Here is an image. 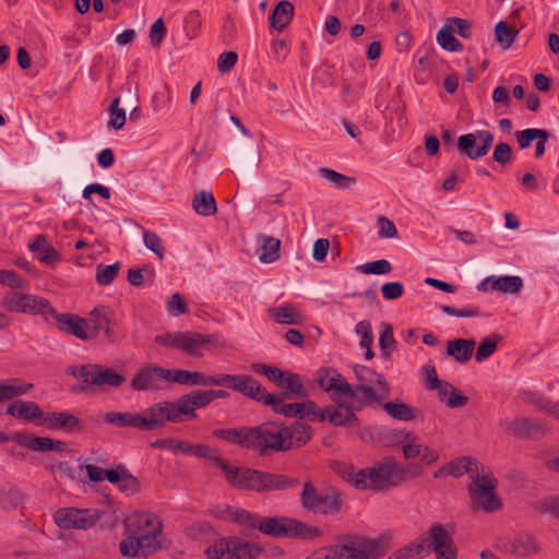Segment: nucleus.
I'll use <instances>...</instances> for the list:
<instances>
[{
    "label": "nucleus",
    "instance_id": "c9c22d12",
    "mask_svg": "<svg viewBox=\"0 0 559 559\" xmlns=\"http://www.w3.org/2000/svg\"><path fill=\"white\" fill-rule=\"evenodd\" d=\"M521 399L523 402L535 406L539 411L545 412L549 416L557 417L559 419V406L552 404L547 397L533 391H522Z\"/></svg>",
    "mask_w": 559,
    "mask_h": 559
},
{
    "label": "nucleus",
    "instance_id": "58836bf2",
    "mask_svg": "<svg viewBox=\"0 0 559 559\" xmlns=\"http://www.w3.org/2000/svg\"><path fill=\"white\" fill-rule=\"evenodd\" d=\"M539 551L540 546L531 534H520L512 543V552L516 557H527Z\"/></svg>",
    "mask_w": 559,
    "mask_h": 559
},
{
    "label": "nucleus",
    "instance_id": "13d9d810",
    "mask_svg": "<svg viewBox=\"0 0 559 559\" xmlns=\"http://www.w3.org/2000/svg\"><path fill=\"white\" fill-rule=\"evenodd\" d=\"M191 455L201 459H207L212 461L218 468L222 469V465L226 463L223 459H221L219 453L216 449H213L209 445L204 444H194L193 452Z\"/></svg>",
    "mask_w": 559,
    "mask_h": 559
},
{
    "label": "nucleus",
    "instance_id": "a18cd8bd",
    "mask_svg": "<svg viewBox=\"0 0 559 559\" xmlns=\"http://www.w3.org/2000/svg\"><path fill=\"white\" fill-rule=\"evenodd\" d=\"M453 33V27L445 24L437 34V43L447 51H462L463 45L454 37Z\"/></svg>",
    "mask_w": 559,
    "mask_h": 559
},
{
    "label": "nucleus",
    "instance_id": "9d476101",
    "mask_svg": "<svg viewBox=\"0 0 559 559\" xmlns=\"http://www.w3.org/2000/svg\"><path fill=\"white\" fill-rule=\"evenodd\" d=\"M424 548V556L433 552L437 559H456L457 549L449 531L442 524L432 525L417 538Z\"/></svg>",
    "mask_w": 559,
    "mask_h": 559
},
{
    "label": "nucleus",
    "instance_id": "2f4dec72",
    "mask_svg": "<svg viewBox=\"0 0 559 559\" xmlns=\"http://www.w3.org/2000/svg\"><path fill=\"white\" fill-rule=\"evenodd\" d=\"M287 535L286 537H299L302 539H313L323 534L322 530L318 526L310 525L306 522L298 521L293 518H287Z\"/></svg>",
    "mask_w": 559,
    "mask_h": 559
},
{
    "label": "nucleus",
    "instance_id": "cd10ccee",
    "mask_svg": "<svg viewBox=\"0 0 559 559\" xmlns=\"http://www.w3.org/2000/svg\"><path fill=\"white\" fill-rule=\"evenodd\" d=\"M258 251L260 252L259 260L262 263L269 264L277 261L281 257V240L264 234L257 235Z\"/></svg>",
    "mask_w": 559,
    "mask_h": 559
},
{
    "label": "nucleus",
    "instance_id": "c85d7f7f",
    "mask_svg": "<svg viewBox=\"0 0 559 559\" xmlns=\"http://www.w3.org/2000/svg\"><path fill=\"white\" fill-rule=\"evenodd\" d=\"M475 341L473 338H455L447 344V355L452 357L456 362L464 365L471 360Z\"/></svg>",
    "mask_w": 559,
    "mask_h": 559
},
{
    "label": "nucleus",
    "instance_id": "dca6fc26",
    "mask_svg": "<svg viewBox=\"0 0 559 559\" xmlns=\"http://www.w3.org/2000/svg\"><path fill=\"white\" fill-rule=\"evenodd\" d=\"M99 519L96 510L63 508L56 512L55 522L61 528L86 530L92 527Z\"/></svg>",
    "mask_w": 559,
    "mask_h": 559
},
{
    "label": "nucleus",
    "instance_id": "09e8293b",
    "mask_svg": "<svg viewBox=\"0 0 559 559\" xmlns=\"http://www.w3.org/2000/svg\"><path fill=\"white\" fill-rule=\"evenodd\" d=\"M515 138L520 148L524 150L527 148L537 138L548 140L549 133L544 129L530 128L522 131H516Z\"/></svg>",
    "mask_w": 559,
    "mask_h": 559
},
{
    "label": "nucleus",
    "instance_id": "20e7f679",
    "mask_svg": "<svg viewBox=\"0 0 559 559\" xmlns=\"http://www.w3.org/2000/svg\"><path fill=\"white\" fill-rule=\"evenodd\" d=\"M230 486L255 492L290 490L299 485V479L284 474L262 472L249 467H234L227 462L222 465Z\"/></svg>",
    "mask_w": 559,
    "mask_h": 559
},
{
    "label": "nucleus",
    "instance_id": "6e6d98bb",
    "mask_svg": "<svg viewBox=\"0 0 559 559\" xmlns=\"http://www.w3.org/2000/svg\"><path fill=\"white\" fill-rule=\"evenodd\" d=\"M251 369L255 373L265 376L270 381H273L277 385L283 384L285 374L284 371L277 367H272L262 362H254L251 365Z\"/></svg>",
    "mask_w": 559,
    "mask_h": 559
},
{
    "label": "nucleus",
    "instance_id": "6e6552de",
    "mask_svg": "<svg viewBox=\"0 0 559 559\" xmlns=\"http://www.w3.org/2000/svg\"><path fill=\"white\" fill-rule=\"evenodd\" d=\"M290 394L282 392L280 394H267L264 405L271 406L272 411L281 416L296 419H326L314 402L305 400L302 402L286 403Z\"/></svg>",
    "mask_w": 559,
    "mask_h": 559
},
{
    "label": "nucleus",
    "instance_id": "bb28decb",
    "mask_svg": "<svg viewBox=\"0 0 559 559\" xmlns=\"http://www.w3.org/2000/svg\"><path fill=\"white\" fill-rule=\"evenodd\" d=\"M449 468V475L455 478L468 474L469 478L479 472H485V465L479 463L473 456H461L452 460L447 464Z\"/></svg>",
    "mask_w": 559,
    "mask_h": 559
},
{
    "label": "nucleus",
    "instance_id": "423d86ee",
    "mask_svg": "<svg viewBox=\"0 0 559 559\" xmlns=\"http://www.w3.org/2000/svg\"><path fill=\"white\" fill-rule=\"evenodd\" d=\"M498 479L485 467L472 476L467 491L474 508L487 513L496 512L502 508V502L497 495Z\"/></svg>",
    "mask_w": 559,
    "mask_h": 559
},
{
    "label": "nucleus",
    "instance_id": "e433bc0d",
    "mask_svg": "<svg viewBox=\"0 0 559 559\" xmlns=\"http://www.w3.org/2000/svg\"><path fill=\"white\" fill-rule=\"evenodd\" d=\"M285 520H287V516H261L258 530L269 536L286 537L287 522Z\"/></svg>",
    "mask_w": 559,
    "mask_h": 559
},
{
    "label": "nucleus",
    "instance_id": "4d7b16f0",
    "mask_svg": "<svg viewBox=\"0 0 559 559\" xmlns=\"http://www.w3.org/2000/svg\"><path fill=\"white\" fill-rule=\"evenodd\" d=\"M120 99L115 98L109 107V121L108 128H112L115 130H120L123 128L126 123V111L122 108H119Z\"/></svg>",
    "mask_w": 559,
    "mask_h": 559
},
{
    "label": "nucleus",
    "instance_id": "473e14b6",
    "mask_svg": "<svg viewBox=\"0 0 559 559\" xmlns=\"http://www.w3.org/2000/svg\"><path fill=\"white\" fill-rule=\"evenodd\" d=\"M439 400L450 408L463 407L467 404L468 397L450 382H443L438 392Z\"/></svg>",
    "mask_w": 559,
    "mask_h": 559
},
{
    "label": "nucleus",
    "instance_id": "338daca9",
    "mask_svg": "<svg viewBox=\"0 0 559 559\" xmlns=\"http://www.w3.org/2000/svg\"><path fill=\"white\" fill-rule=\"evenodd\" d=\"M0 283L13 290L25 287V282L12 270H0Z\"/></svg>",
    "mask_w": 559,
    "mask_h": 559
},
{
    "label": "nucleus",
    "instance_id": "7c9ffc66",
    "mask_svg": "<svg viewBox=\"0 0 559 559\" xmlns=\"http://www.w3.org/2000/svg\"><path fill=\"white\" fill-rule=\"evenodd\" d=\"M235 391L263 404L269 394L254 378L246 374L237 376Z\"/></svg>",
    "mask_w": 559,
    "mask_h": 559
},
{
    "label": "nucleus",
    "instance_id": "39448f33",
    "mask_svg": "<svg viewBox=\"0 0 559 559\" xmlns=\"http://www.w3.org/2000/svg\"><path fill=\"white\" fill-rule=\"evenodd\" d=\"M388 550L382 538L362 535H341L336 543L325 550L324 559H380Z\"/></svg>",
    "mask_w": 559,
    "mask_h": 559
},
{
    "label": "nucleus",
    "instance_id": "a211bd4d",
    "mask_svg": "<svg viewBox=\"0 0 559 559\" xmlns=\"http://www.w3.org/2000/svg\"><path fill=\"white\" fill-rule=\"evenodd\" d=\"M5 415L20 419H76L66 413H49L44 417L40 407L33 401L15 400L5 409Z\"/></svg>",
    "mask_w": 559,
    "mask_h": 559
},
{
    "label": "nucleus",
    "instance_id": "c756f323",
    "mask_svg": "<svg viewBox=\"0 0 559 559\" xmlns=\"http://www.w3.org/2000/svg\"><path fill=\"white\" fill-rule=\"evenodd\" d=\"M267 314L278 324L298 325L305 320L302 313L292 304L270 308Z\"/></svg>",
    "mask_w": 559,
    "mask_h": 559
},
{
    "label": "nucleus",
    "instance_id": "0eeeda50",
    "mask_svg": "<svg viewBox=\"0 0 559 559\" xmlns=\"http://www.w3.org/2000/svg\"><path fill=\"white\" fill-rule=\"evenodd\" d=\"M336 426L346 427L348 436L366 443H379L384 447H395L412 441L411 432L396 429H382L377 426L361 427L359 421H333Z\"/></svg>",
    "mask_w": 559,
    "mask_h": 559
},
{
    "label": "nucleus",
    "instance_id": "aec40b11",
    "mask_svg": "<svg viewBox=\"0 0 559 559\" xmlns=\"http://www.w3.org/2000/svg\"><path fill=\"white\" fill-rule=\"evenodd\" d=\"M396 462L386 459L384 462L370 468V490L381 491L396 487Z\"/></svg>",
    "mask_w": 559,
    "mask_h": 559
},
{
    "label": "nucleus",
    "instance_id": "ddd939ff",
    "mask_svg": "<svg viewBox=\"0 0 559 559\" xmlns=\"http://www.w3.org/2000/svg\"><path fill=\"white\" fill-rule=\"evenodd\" d=\"M84 383L97 386L118 388L126 382V378L111 368H103L99 365H82L73 367L70 371Z\"/></svg>",
    "mask_w": 559,
    "mask_h": 559
},
{
    "label": "nucleus",
    "instance_id": "a878e982",
    "mask_svg": "<svg viewBox=\"0 0 559 559\" xmlns=\"http://www.w3.org/2000/svg\"><path fill=\"white\" fill-rule=\"evenodd\" d=\"M88 332L95 337L106 325L115 323V312L108 306L97 305L86 318Z\"/></svg>",
    "mask_w": 559,
    "mask_h": 559
},
{
    "label": "nucleus",
    "instance_id": "4be33fe9",
    "mask_svg": "<svg viewBox=\"0 0 559 559\" xmlns=\"http://www.w3.org/2000/svg\"><path fill=\"white\" fill-rule=\"evenodd\" d=\"M333 469L347 483L359 490H370V468L356 469L354 465L334 462Z\"/></svg>",
    "mask_w": 559,
    "mask_h": 559
},
{
    "label": "nucleus",
    "instance_id": "8fccbe9b",
    "mask_svg": "<svg viewBox=\"0 0 559 559\" xmlns=\"http://www.w3.org/2000/svg\"><path fill=\"white\" fill-rule=\"evenodd\" d=\"M284 374L285 377L281 386H285L289 393L295 394L297 397H307L309 395V390L302 384L299 374L289 371L284 372Z\"/></svg>",
    "mask_w": 559,
    "mask_h": 559
},
{
    "label": "nucleus",
    "instance_id": "f3484780",
    "mask_svg": "<svg viewBox=\"0 0 559 559\" xmlns=\"http://www.w3.org/2000/svg\"><path fill=\"white\" fill-rule=\"evenodd\" d=\"M219 345V335L217 333L202 334L199 332H180L178 349L189 356L201 358L203 349Z\"/></svg>",
    "mask_w": 559,
    "mask_h": 559
},
{
    "label": "nucleus",
    "instance_id": "774afa93",
    "mask_svg": "<svg viewBox=\"0 0 559 559\" xmlns=\"http://www.w3.org/2000/svg\"><path fill=\"white\" fill-rule=\"evenodd\" d=\"M167 311L173 317H178L188 312V305L179 293L171 295L167 302Z\"/></svg>",
    "mask_w": 559,
    "mask_h": 559
},
{
    "label": "nucleus",
    "instance_id": "5701e85b",
    "mask_svg": "<svg viewBox=\"0 0 559 559\" xmlns=\"http://www.w3.org/2000/svg\"><path fill=\"white\" fill-rule=\"evenodd\" d=\"M58 323V328L66 333L72 334L75 337L86 341L92 338L88 332V322L84 318L70 313H57L52 314Z\"/></svg>",
    "mask_w": 559,
    "mask_h": 559
},
{
    "label": "nucleus",
    "instance_id": "79ce46f5",
    "mask_svg": "<svg viewBox=\"0 0 559 559\" xmlns=\"http://www.w3.org/2000/svg\"><path fill=\"white\" fill-rule=\"evenodd\" d=\"M373 405L380 406L393 419H413L416 416L413 408L403 402H384L383 400L381 403H373Z\"/></svg>",
    "mask_w": 559,
    "mask_h": 559
},
{
    "label": "nucleus",
    "instance_id": "6ab92c4d",
    "mask_svg": "<svg viewBox=\"0 0 559 559\" xmlns=\"http://www.w3.org/2000/svg\"><path fill=\"white\" fill-rule=\"evenodd\" d=\"M11 439L21 447L34 452H62L67 449V443L63 441L38 437L28 432H14L11 435Z\"/></svg>",
    "mask_w": 559,
    "mask_h": 559
},
{
    "label": "nucleus",
    "instance_id": "864d4df0",
    "mask_svg": "<svg viewBox=\"0 0 559 559\" xmlns=\"http://www.w3.org/2000/svg\"><path fill=\"white\" fill-rule=\"evenodd\" d=\"M120 270V263L110 265L98 264L96 266V282L100 286H107L114 282Z\"/></svg>",
    "mask_w": 559,
    "mask_h": 559
},
{
    "label": "nucleus",
    "instance_id": "3c124183",
    "mask_svg": "<svg viewBox=\"0 0 559 559\" xmlns=\"http://www.w3.org/2000/svg\"><path fill=\"white\" fill-rule=\"evenodd\" d=\"M319 173L323 178L331 181L338 189H348L352 185L356 183L355 177L345 176L330 168H320Z\"/></svg>",
    "mask_w": 559,
    "mask_h": 559
},
{
    "label": "nucleus",
    "instance_id": "0e129e2a",
    "mask_svg": "<svg viewBox=\"0 0 559 559\" xmlns=\"http://www.w3.org/2000/svg\"><path fill=\"white\" fill-rule=\"evenodd\" d=\"M492 159L502 166L510 164L513 160L511 146L506 142L498 143L493 148Z\"/></svg>",
    "mask_w": 559,
    "mask_h": 559
},
{
    "label": "nucleus",
    "instance_id": "f8f14e48",
    "mask_svg": "<svg viewBox=\"0 0 559 559\" xmlns=\"http://www.w3.org/2000/svg\"><path fill=\"white\" fill-rule=\"evenodd\" d=\"M300 504L305 510L322 515H334L342 508V501L337 496L321 495L311 483L304 484Z\"/></svg>",
    "mask_w": 559,
    "mask_h": 559
},
{
    "label": "nucleus",
    "instance_id": "37998d69",
    "mask_svg": "<svg viewBox=\"0 0 559 559\" xmlns=\"http://www.w3.org/2000/svg\"><path fill=\"white\" fill-rule=\"evenodd\" d=\"M518 34L519 32L504 21H499L495 26V39L502 49H509Z\"/></svg>",
    "mask_w": 559,
    "mask_h": 559
},
{
    "label": "nucleus",
    "instance_id": "7ed1b4c3",
    "mask_svg": "<svg viewBox=\"0 0 559 559\" xmlns=\"http://www.w3.org/2000/svg\"><path fill=\"white\" fill-rule=\"evenodd\" d=\"M212 402L209 390H193L177 402H159L142 413H107L104 419H177L180 416L197 417L195 409Z\"/></svg>",
    "mask_w": 559,
    "mask_h": 559
},
{
    "label": "nucleus",
    "instance_id": "a19ab883",
    "mask_svg": "<svg viewBox=\"0 0 559 559\" xmlns=\"http://www.w3.org/2000/svg\"><path fill=\"white\" fill-rule=\"evenodd\" d=\"M523 280L516 275H506L492 280V290L515 295L523 288Z\"/></svg>",
    "mask_w": 559,
    "mask_h": 559
},
{
    "label": "nucleus",
    "instance_id": "5fc2aeb1",
    "mask_svg": "<svg viewBox=\"0 0 559 559\" xmlns=\"http://www.w3.org/2000/svg\"><path fill=\"white\" fill-rule=\"evenodd\" d=\"M356 270L362 274L385 275L392 271V264L385 259H380L360 264Z\"/></svg>",
    "mask_w": 559,
    "mask_h": 559
},
{
    "label": "nucleus",
    "instance_id": "680f3d73",
    "mask_svg": "<svg viewBox=\"0 0 559 559\" xmlns=\"http://www.w3.org/2000/svg\"><path fill=\"white\" fill-rule=\"evenodd\" d=\"M534 509L542 513L551 514L559 520V496H548L535 502Z\"/></svg>",
    "mask_w": 559,
    "mask_h": 559
},
{
    "label": "nucleus",
    "instance_id": "2eb2a0df",
    "mask_svg": "<svg viewBox=\"0 0 559 559\" xmlns=\"http://www.w3.org/2000/svg\"><path fill=\"white\" fill-rule=\"evenodd\" d=\"M493 143V134L489 130H479L476 133L461 135L457 148L469 159H477L488 154Z\"/></svg>",
    "mask_w": 559,
    "mask_h": 559
},
{
    "label": "nucleus",
    "instance_id": "9b49d317",
    "mask_svg": "<svg viewBox=\"0 0 559 559\" xmlns=\"http://www.w3.org/2000/svg\"><path fill=\"white\" fill-rule=\"evenodd\" d=\"M260 552L259 546L238 537L221 538L205 550L211 559H255Z\"/></svg>",
    "mask_w": 559,
    "mask_h": 559
},
{
    "label": "nucleus",
    "instance_id": "ea45409f",
    "mask_svg": "<svg viewBox=\"0 0 559 559\" xmlns=\"http://www.w3.org/2000/svg\"><path fill=\"white\" fill-rule=\"evenodd\" d=\"M192 209L202 216L214 215L217 211L215 199L210 191L202 190L194 194Z\"/></svg>",
    "mask_w": 559,
    "mask_h": 559
},
{
    "label": "nucleus",
    "instance_id": "c03bdc74",
    "mask_svg": "<svg viewBox=\"0 0 559 559\" xmlns=\"http://www.w3.org/2000/svg\"><path fill=\"white\" fill-rule=\"evenodd\" d=\"M501 341L502 336L497 333L483 338L476 349L475 360L477 362H481L488 359L496 352L497 346Z\"/></svg>",
    "mask_w": 559,
    "mask_h": 559
},
{
    "label": "nucleus",
    "instance_id": "f03ea898",
    "mask_svg": "<svg viewBox=\"0 0 559 559\" xmlns=\"http://www.w3.org/2000/svg\"><path fill=\"white\" fill-rule=\"evenodd\" d=\"M317 381L334 402L333 405L322 408L326 419H357V407L360 402L344 376L334 369H320L317 372Z\"/></svg>",
    "mask_w": 559,
    "mask_h": 559
},
{
    "label": "nucleus",
    "instance_id": "49530a36",
    "mask_svg": "<svg viewBox=\"0 0 559 559\" xmlns=\"http://www.w3.org/2000/svg\"><path fill=\"white\" fill-rule=\"evenodd\" d=\"M262 428H250L247 431L242 430L241 445L248 449H257L261 454H265L264 437Z\"/></svg>",
    "mask_w": 559,
    "mask_h": 559
},
{
    "label": "nucleus",
    "instance_id": "de8ad7c7",
    "mask_svg": "<svg viewBox=\"0 0 559 559\" xmlns=\"http://www.w3.org/2000/svg\"><path fill=\"white\" fill-rule=\"evenodd\" d=\"M23 493L13 487L0 488V509L10 510L17 508L23 502Z\"/></svg>",
    "mask_w": 559,
    "mask_h": 559
},
{
    "label": "nucleus",
    "instance_id": "412c9836",
    "mask_svg": "<svg viewBox=\"0 0 559 559\" xmlns=\"http://www.w3.org/2000/svg\"><path fill=\"white\" fill-rule=\"evenodd\" d=\"M501 429L519 439H538L548 428L539 421H501Z\"/></svg>",
    "mask_w": 559,
    "mask_h": 559
},
{
    "label": "nucleus",
    "instance_id": "4468645a",
    "mask_svg": "<svg viewBox=\"0 0 559 559\" xmlns=\"http://www.w3.org/2000/svg\"><path fill=\"white\" fill-rule=\"evenodd\" d=\"M354 372L358 380V384L353 386L354 391H356V399L360 402V405L357 407L358 414L365 406H373V403H381L384 396L383 394H378V392L369 385L376 374L374 370L365 366H356Z\"/></svg>",
    "mask_w": 559,
    "mask_h": 559
},
{
    "label": "nucleus",
    "instance_id": "b1692460",
    "mask_svg": "<svg viewBox=\"0 0 559 559\" xmlns=\"http://www.w3.org/2000/svg\"><path fill=\"white\" fill-rule=\"evenodd\" d=\"M170 376L168 369L163 367H153L141 369L131 380V386L134 390H154L158 386L159 379L166 380Z\"/></svg>",
    "mask_w": 559,
    "mask_h": 559
},
{
    "label": "nucleus",
    "instance_id": "393cba45",
    "mask_svg": "<svg viewBox=\"0 0 559 559\" xmlns=\"http://www.w3.org/2000/svg\"><path fill=\"white\" fill-rule=\"evenodd\" d=\"M282 432L287 450L293 447H300L311 438V428L305 421H293L290 425L283 427Z\"/></svg>",
    "mask_w": 559,
    "mask_h": 559
},
{
    "label": "nucleus",
    "instance_id": "69168bd1",
    "mask_svg": "<svg viewBox=\"0 0 559 559\" xmlns=\"http://www.w3.org/2000/svg\"><path fill=\"white\" fill-rule=\"evenodd\" d=\"M421 374L425 377V388L427 390H439L444 381L438 379L435 366L426 364L421 368Z\"/></svg>",
    "mask_w": 559,
    "mask_h": 559
},
{
    "label": "nucleus",
    "instance_id": "72a5a7b5",
    "mask_svg": "<svg viewBox=\"0 0 559 559\" xmlns=\"http://www.w3.org/2000/svg\"><path fill=\"white\" fill-rule=\"evenodd\" d=\"M294 16V5L287 0L280 1L271 14V26L276 31H283Z\"/></svg>",
    "mask_w": 559,
    "mask_h": 559
},
{
    "label": "nucleus",
    "instance_id": "603ef678",
    "mask_svg": "<svg viewBox=\"0 0 559 559\" xmlns=\"http://www.w3.org/2000/svg\"><path fill=\"white\" fill-rule=\"evenodd\" d=\"M424 548L417 539L394 551L388 559H421L424 558Z\"/></svg>",
    "mask_w": 559,
    "mask_h": 559
},
{
    "label": "nucleus",
    "instance_id": "1a4fd4ad",
    "mask_svg": "<svg viewBox=\"0 0 559 559\" xmlns=\"http://www.w3.org/2000/svg\"><path fill=\"white\" fill-rule=\"evenodd\" d=\"M0 305L10 313L28 316L55 314V308L48 299L17 290L5 293Z\"/></svg>",
    "mask_w": 559,
    "mask_h": 559
},
{
    "label": "nucleus",
    "instance_id": "4c0bfd02",
    "mask_svg": "<svg viewBox=\"0 0 559 559\" xmlns=\"http://www.w3.org/2000/svg\"><path fill=\"white\" fill-rule=\"evenodd\" d=\"M170 376H167L166 381L175 382L178 384L188 385H202L205 386L206 374L199 371H188L181 369H168Z\"/></svg>",
    "mask_w": 559,
    "mask_h": 559
},
{
    "label": "nucleus",
    "instance_id": "e2e57ef3",
    "mask_svg": "<svg viewBox=\"0 0 559 559\" xmlns=\"http://www.w3.org/2000/svg\"><path fill=\"white\" fill-rule=\"evenodd\" d=\"M423 474V469L417 465H408L407 467H403L401 464L396 463V481L395 484L401 485L404 481L413 480L419 477Z\"/></svg>",
    "mask_w": 559,
    "mask_h": 559
},
{
    "label": "nucleus",
    "instance_id": "bf43d9fd",
    "mask_svg": "<svg viewBox=\"0 0 559 559\" xmlns=\"http://www.w3.org/2000/svg\"><path fill=\"white\" fill-rule=\"evenodd\" d=\"M262 435L264 437L263 443H265V454H267L269 450H273V451H286L287 450V445L284 441L282 429L278 432H270V431L263 429Z\"/></svg>",
    "mask_w": 559,
    "mask_h": 559
},
{
    "label": "nucleus",
    "instance_id": "f257e3e1",
    "mask_svg": "<svg viewBox=\"0 0 559 559\" xmlns=\"http://www.w3.org/2000/svg\"><path fill=\"white\" fill-rule=\"evenodd\" d=\"M123 526L126 537L119 545L123 557L147 558L163 549L159 540L163 523L155 514L133 512L124 519Z\"/></svg>",
    "mask_w": 559,
    "mask_h": 559
},
{
    "label": "nucleus",
    "instance_id": "f704fd0d",
    "mask_svg": "<svg viewBox=\"0 0 559 559\" xmlns=\"http://www.w3.org/2000/svg\"><path fill=\"white\" fill-rule=\"evenodd\" d=\"M33 388L32 383H26L21 379L0 380V403L14 400Z\"/></svg>",
    "mask_w": 559,
    "mask_h": 559
},
{
    "label": "nucleus",
    "instance_id": "052dcab7",
    "mask_svg": "<svg viewBox=\"0 0 559 559\" xmlns=\"http://www.w3.org/2000/svg\"><path fill=\"white\" fill-rule=\"evenodd\" d=\"M143 241L145 247L155 253V255L162 260L165 255V248L159 236L153 231H143Z\"/></svg>",
    "mask_w": 559,
    "mask_h": 559
}]
</instances>
